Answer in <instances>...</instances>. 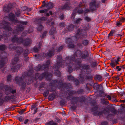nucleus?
Here are the masks:
<instances>
[{"mask_svg":"<svg viewBox=\"0 0 125 125\" xmlns=\"http://www.w3.org/2000/svg\"><path fill=\"white\" fill-rule=\"evenodd\" d=\"M33 70L32 68L29 69L27 73L26 72L24 73L22 75V77H16L15 78V80L17 83L21 85V89L23 90L25 88L26 86V83L23 81L24 78L27 76H30L32 75L33 73Z\"/></svg>","mask_w":125,"mask_h":125,"instance_id":"nucleus-1","label":"nucleus"},{"mask_svg":"<svg viewBox=\"0 0 125 125\" xmlns=\"http://www.w3.org/2000/svg\"><path fill=\"white\" fill-rule=\"evenodd\" d=\"M65 62L66 63L69 62L67 63V65L68 66V71L69 73H71L73 71V67L74 69H75L76 70L79 69L80 68V63L82 62V61L80 59L78 58L76 59L75 61H71L70 60L66 61V59Z\"/></svg>","mask_w":125,"mask_h":125,"instance_id":"nucleus-2","label":"nucleus"},{"mask_svg":"<svg viewBox=\"0 0 125 125\" xmlns=\"http://www.w3.org/2000/svg\"><path fill=\"white\" fill-rule=\"evenodd\" d=\"M64 61L62 60V57L61 55L58 56L57 58V63L54 66L55 71V74L58 76H60L61 73L59 71V69L63 65H64Z\"/></svg>","mask_w":125,"mask_h":125,"instance_id":"nucleus-3","label":"nucleus"},{"mask_svg":"<svg viewBox=\"0 0 125 125\" xmlns=\"http://www.w3.org/2000/svg\"><path fill=\"white\" fill-rule=\"evenodd\" d=\"M0 28H3L10 31L12 30V29L11 27L10 24L4 21H2L1 23H0Z\"/></svg>","mask_w":125,"mask_h":125,"instance_id":"nucleus-4","label":"nucleus"},{"mask_svg":"<svg viewBox=\"0 0 125 125\" xmlns=\"http://www.w3.org/2000/svg\"><path fill=\"white\" fill-rule=\"evenodd\" d=\"M28 22L26 21H22L20 22V25L17 26L16 29L13 30V34H18V33L23 31L24 29V27L22 25H26L28 24Z\"/></svg>","mask_w":125,"mask_h":125,"instance_id":"nucleus-5","label":"nucleus"},{"mask_svg":"<svg viewBox=\"0 0 125 125\" xmlns=\"http://www.w3.org/2000/svg\"><path fill=\"white\" fill-rule=\"evenodd\" d=\"M4 93L6 95H8L11 93L14 94L16 93V90L13 89L12 88L8 85L5 86L3 89Z\"/></svg>","mask_w":125,"mask_h":125,"instance_id":"nucleus-6","label":"nucleus"},{"mask_svg":"<svg viewBox=\"0 0 125 125\" xmlns=\"http://www.w3.org/2000/svg\"><path fill=\"white\" fill-rule=\"evenodd\" d=\"M82 54V52L80 50H78L76 51L75 53L71 57H68L66 58V61H68L70 60L71 61H75L74 60L76 59V57L80 56Z\"/></svg>","mask_w":125,"mask_h":125,"instance_id":"nucleus-7","label":"nucleus"},{"mask_svg":"<svg viewBox=\"0 0 125 125\" xmlns=\"http://www.w3.org/2000/svg\"><path fill=\"white\" fill-rule=\"evenodd\" d=\"M100 3L94 0L91 2L89 4V7L91 10H95L96 8L100 7Z\"/></svg>","mask_w":125,"mask_h":125,"instance_id":"nucleus-8","label":"nucleus"},{"mask_svg":"<svg viewBox=\"0 0 125 125\" xmlns=\"http://www.w3.org/2000/svg\"><path fill=\"white\" fill-rule=\"evenodd\" d=\"M19 49L20 51L19 50L16 51V54L17 55H16L15 56L12 60V63L13 65L15 64L16 63L19 61V59L18 56L20 55L21 52L23 51L22 49V48H20Z\"/></svg>","mask_w":125,"mask_h":125,"instance_id":"nucleus-9","label":"nucleus"},{"mask_svg":"<svg viewBox=\"0 0 125 125\" xmlns=\"http://www.w3.org/2000/svg\"><path fill=\"white\" fill-rule=\"evenodd\" d=\"M86 35V33L84 32L82 30L79 28L77 31L75 36L74 38H75L76 37L81 38L82 37L85 36Z\"/></svg>","mask_w":125,"mask_h":125,"instance_id":"nucleus-10","label":"nucleus"},{"mask_svg":"<svg viewBox=\"0 0 125 125\" xmlns=\"http://www.w3.org/2000/svg\"><path fill=\"white\" fill-rule=\"evenodd\" d=\"M78 10L77 11L79 14H82L83 13L84 10H86L85 7L83 3L80 2L78 5Z\"/></svg>","mask_w":125,"mask_h":125,"instance_id":"nucleus-11","label":"nucleus"},{"mask_svg":"<svg viewBox=\"0 0 125 125\" xmlns=\"http://www.w3.org/2000/svg\"><path fill=\"white\" fill-rule=\"evenodd\" d=\"M8 60L6 57H0V69L4 67L6 63Z\"/></svg>","mask_w":125,"mask_h":125,"instance_id":"nucleus-12","label":"nucleus"},{"mask_svg":"<svg viewBox=\"0 0 125 125\" xmlns=\"http://www.w3.org/2000/svg\"><path fill=\"white\" fill-rule=\"evenodd\" d=\"M24 40L21 37L18 38L16 36H14L12 38L11 41L13 42L21 43H23Z\"/></svg>","mask_w":125,"mask_h":125,"instance_id":"nucleus-13","label":"nucleus"},{"mask_svg":"<svg viewBox=\"0 0 125 125\" xmlns=\"http://www.w3.org/2000/svg\"><path fill=\"white\" fill-rule=\"evenodd\" d=\"M49 74L47 72H45L42 74L41 75L39 73H37L35 74V77L36 79L46 78L49 76Z\"/></svg>","mask_w":125,"mask_h":125,"instance_id":"nucleus-14","label":"nucleus"},{"mask_svg":"<svg viewBox=\"0 0 125 125\" xmlns=\"http://www.w3.org/2000/svg\"><path fill=\"white\" fill-rule=\"evenodd\" d=\"M8 17L10 21L16 23L18 22V21L17 19L15 18V15L14 14L10 13Z\"/></svg>","mask_w":125,"mask_h":125,"instance_id":"nucleus-15","label":"nucleus"},{"mask_svg":"<svg viewBox=\"0 0 125 125\" xmlns=\"http://www.w3.org/2000/svg\"><path fill=\"white\" fill-rule=\"evenodd\" d=\"M42 41H40L38 44V46L37 45L36 46L34 47L33 49L34 52H38L39 51V50L41 49L42 46Z\"/></svg>","mask_w":125,"mask_h":125,"instance_id":"nucleus-16","label":"nucleus"},{"mask_svg":"<svg viewBox=\"0 0 125 125\" xmlns=\"http://www.w3.org/2000/svg\"><path fill=\"white\" fill-rule=\"evenodd\" d=\"M54 50L53 48L49 51V52L47 53V55H46V54H45L46 55V56H48L49 57H52L54 54Z\"/></svg>","mask_w":125,"mask_h":125,"instance_id":"nucleus-17","label":"nucleus"},{"mask_svg":"<svg viewBox=\"0 0 125 125\" xmlns=\"http://www.w3.org/2000/svg\"><path fill=\"white\" fill-rule=\"evenodd\" d=\"M47 20V18L45 17H42L39 19H36L34 21L37 22V23H41L42 21H45Z\"/></svg>","mask_w":125,"mask_h":125,"instance_id":"nucleus-18","label":"nucleus"},{"mask_svg":"<svg viewBox=\"0 0 125 125\" xmlns=\"http://www.w3.org/2000/svg\"><path fill=\"white\" fill-rule=\"evenodd\" d=\"M82 58L83 59L87 58L89 56V53L88 51L85 50L83 52L82 54Z\"/></svg>","mask_w":125,"mask_h":125,"instance_id":"nucleus-19","label":"nucleus"},{"mask_svg":"<svg viewBox=\"0 0 125 125\" xmlns=\"http://www.w3.org/2000/svg\"><path fill=\"white\" fill-rule=\"evenodd\" d=\"M31 41L30 39H26L24 40L23 44L26 46H28L31 44Z\"/></svg>","mask_w":125,"mask_h":125,"instance_id":"nucleus-20","label":"nucleus"},{"mask_svg":"<svg viewBox=\"0 0 125 125\" xmlns=\"http://www.w3.org/2000/svg\"><path fill=\"white\" fill-rule=\"evenodd\" d=\"M70 7V4L69 3H67L64 5L62 6L61 9L62 10H68Z\"/></svg>","mask_w":125,"mask_h":125,"instance_id":"nucleus-21","label":"nucleus"},{"mask_svg":"<svg viewBox=\"0 0 125 125\" xmlns=\"http://www.w3.org/2000/svg\"><path fill=\"white\" fill-rule=\"evenodd\" d=\"M21 66V65L18 64L16 66H14V67L12 66L11 69L13 71L17 72Z\"/></svg>","mask_w":125,"mask_h":125,"instance_id":"nucleus-22","label":"nucleus"},{"mask_svg":"<svg viewBox=\"0 0 125 125\" xmlns=\"http://www.w3.org/2000/svg\"><path fill=\"white\" fill-rule=\"evenodd\" d=\"M14 44H10L9 46V48L12 50H14L16 49H17V50H16V52L18 50H19L20 51V49L19 48H21V47H15L14 46Z\"/></svg>","mask_w":125,"mask_h":125,"instance_id":"nucleus-23","label":"nucleus"},{"mask_svg":"<svg viewBox=\"0 0 125 125\" xmlns=\"http://www.w3.org/2000/svg\"><path fill=\"white\" fill-rule=\"evenodd\" d=\"M53 4L51 2H49L46 4V7L48 10L51 9L53 8Z\"/></svg>","mask_w":125,"mask_h":125,"instance_id":"nucleus-24","label":"nucleus"},{"mask_svg":"<svg viewBox=\"0 0 125 125\" xmlns=\"http://www.w3.org/2000/svg\"><path fill=\"white\" fill-rule=\"evenodd\" d=\"M74 28V25L73 24H70L67 27V29L69 31H71L73 30Z\"/></svg>","mask_w":125,"mask_h":125,"instance_id":"nucleus-25","label":"nucleus"},{"mask_svg":"<svg viewBox=\"0 0 125 125\" xmlns=\"http://www.w3.org/2000/svg\"><path fill=\"white\" fill-rule=\"evenodd\" d=\"M79 98L78 97H74L72 98V100L74 104H77L79 101Z\"/></svg>","mask_w":125,"mask_h":125,"instance_id":"nucleus-26","label":"nucleus"},{"mask_svg":"<svg viewBox=\"0 0 125 125\" xmlns=\"http://www.w3.org/2000/svg\"><path fill=\"white\" fill-rule=\"evenodd\" d=\"M83 73V71L82 72V74H80L79 75L80 78H79L81 82H83L84 80V75L83 74L84 73Z\"/></svg>","mask_w":125,"mask_h":125,"instance_id":"nucleus-27","label":"nucleus"},{"mask_svg":"<svg viewBox=\"0 0 125 125\" xmlns=\"http://www.w3.org/2000/svg\"><path fill=\"white\" fill-rule=\"evenodd\" d=\"M89 43V41L87 40L84 39L82 42V44L84 46L88 45Z\"/></svg>","mask_w":125,"mask_h":125,"instance_id":"nucleus-28","label":"nucleus"},{"mask_svg":"<svg viewBox=\"0 0 125 125\" xmlns=\"http://www.w3.org/2000/svg\"><path fill=\"white\" fill-rule=\"evenodd\" d=\"M7 47L4 44L0 45V50L3 51L5 50L6 49Z\"/></svg>","mask_w":125,"mask_h":125,"instance_id":"nucleus-29","label":"nucleus"},{"mask_svg":"<svg viewBox=\"0 0 125 125\" xmlns=\"http://www.w3.org/2000/svg\"><path fill=\"white\" fill-rule=\"evenodd\" d=\"M95 79L96 80L100 81L102 80V76L100 75H96L95 76Z\"/></svg>","mask_w":125,"mask_h":125,"instance_id":"nucleus-30","label":"nucleus"},{"mask_svg":"<svg viewBox=\"0 0 125 125\" xmlns=\"http://www.w3.org/2000/svg\"><path fill=\"white\" fill-rule=\"evenodd\" d=\"M55 95L53 94H51L49 96L48 99L49 100H52L55 98Z\"/></svg>","mask_w":125,"mask_h":125,"instance_id":"nucleus-31","label":"nucleus"},{"mask_svg":"<svg viewBox=\"0 0 125 125\" xmlns=\"http://www.w3.org/2000/svg\"><path fill=\"white\" fill-rule=\"evenodd\" d=\"M11 8L9 7V5L7 7H4L3 8L4 11L6 12H8L10 9Z\"/></svg>","mask_w":125,"mask_h":125,"instance_id":"nucleus-32","label":"nucleus"},{"mask_svg":"<svg viewBox=\"0 0 125 125\" xmlns=\"http://www.w3.org/2000/svg\"><path fill=\"white\" fill-rule=\"evenodd\" d=\"M55 28L52 27L50 31V33L51 35H53L55 32Z\"/></svg>","mask_w":125,"mask_h":125,"instance_id":"nucleus-33","label":"nucleus"},{"mask_svg":"<svg viewBox=\"0 0 125 125\" xmlns=\"http://www.w3.org/2000/svg\"><path fill=\"white\" fill-rule=\"evenodd\" d=\"M109 110L108 108L106 107L104 108L103 110L104 114H105L108 113L109 111Z\"/></svg>","mask_w":125,"mask_h":125,"instance_id":"nucleus-34","label":"nucleus"},{"mask_svg":"<svg viewBox=\"0 0 125 125\" xmlns=\"http://www.w3.org/2000/svg\"><path fill=\"white\" fill-rule=\"evenodd\" d=\"M90 28V27L89 24H86L84 27L83 28L85 31H88Z\"/></svg>","mask_w":125,"mask_h":125,"instance_id":"nucleus-35","label":"nucleus"},{"mask_svg":"<svg viewBox=\"0 0 125 125\" xmlns=\"http://www.w3.org/2000/svg\"><path fill=\"white\" fill-rule=\"evenodd\" d=\"M73 42V41L72 40L71 38H68L67 39L66 41V43L67 44H70L71 43H72Z\"/></svg>","mask_w":125,"mask_h":125,"instance_id":"nucleus-36","label":"nucleus"},{"mask_svg":"<svg viewBox=\"0 0 125 125\" xmlns=\"http://www.w3.org/2000/svg\"><path fill=\"white\" fill-rule=\"evenodd\" d=\"M89 65H84L82 66L83 69L87 70L89 68Z\"/></svg>","mask_w":125,"mask_h":125,"instance_id":"nucleus-37","label":"nucleus"},{"mask_svg":"<svg viewBox=\"0 0 125 125\" xmlns=\"http://www.w3.org/2000/svg\"><path fill=\"white\" fill-rule=\"evenodd\" d=\"M115 32V30H112L108 34V39L109 37L111 36H112L113 35L114 33Z\"/></svg>","mask_w":125,"mask_h":125,"instance_id":"nucleus-38","label":"nucleus"},{"mask_svg":"<svg viewBox=\"0 0 125 125\" xmlns=\"http://www.w3.org/2000/svg\"><path fill=\"white\" fill-rule=\"evenodd\" d=\"M47 125H57V123L54 121H51L48 122Z\"/></svg>","mask_w":125,"mask_h":125,"instance_id":"nucleus-39","label":"nucleus"},{"mask_svg":"<svg viewBox=\"0 0 125 125\" xmlns=\"http://www.w3.org/2000/svg\"><path fill=\"white\" fill-rule=\"evenodd\" d=\"M15 14L16 16L17 17H20L21 14L20 11L19 10H16Z\"/></svg>","mask_w":125,"mask_h":125,"instance_id":"nucleus-40","label":"nucleus"},{"mask_svg":"<svg viewBox=\"0 0 125 125\" xmlns=\"http://www.w3.org/2000/svg\"><path fill=\"white\" fill-rule=\"evenodd\" d=\"M111 112L115 115L117 113V111L116 110L114 107L112 108Z\"/></svg>","mask_w":125,"mask_h":125,"instance_id":"nucleus-41","label":"nucleus"},{"mask_svg":"<svg viewBox=\"0 0 125 125\" xmlns=\"http://www.w3.org/2000/svg\"><path fill=\"white\" fill-rule=\"evenodd\" d=\"M77 92L76 91H70L68 93V94L70 95H72L75 94Z\"/></svg>","mask_w":125,"mask_h":125,"instance_id":"nucleus-42","label":"nucleus"},{"mask_svg":"<svg viewBox=\"0 0 125 125\" xmlns=\"http://www.w3.org/2000/svg\"><path fill=\"white\" fill-rule=\"evenodd\" d=\"M10 32L7 31H5L3 32V34L4 36L7 37L9 35Z\"/></svg>","mask_w":125,"mask_h":125,"instance_id":"nucleus-43","label":"nucleus"},{"mask_svg":"<svg viewBox=\"0 0 125 125\" xmlns=\"http://www.w3.org/2000/svg\"><path fill=\"white\" fill-rule=\"evenodd\" d=\"M96 113L97 114L100 116H102L103 114H104L103 111H97L96 112Z\"/></svg>","mask_w":125,"mask_h":125,"instance_id":"nucleus-44","label":"nucleus"},{"mask_svg":"<svg viewBox=\"0 0 125 125\" xmlns=\"http://www.w3.org/2000/svg\"><path fill=\"white\" fill-rule=\"evenodd\" d=\"M43 28V27L42 25H40L37 27V30L38 31H41Z\"/></svg>","mask_w":125,"mask_h":125,"instance_id":"nucleus-45","label":"nucleus"},{"mask_svg":"<svg viewBox=\"0 0 125 125\" xmlns=\"http://www.w3.org/2000/svg\"><path fill=\"white\" fill-rule=\"evenodd\" d=\"M45 83H42L40 85L39 88L40 89H42L44 87V86L45 85Z\"/></svg>","mask_w":125,"mask_h":125,"instance_id":"nucleus-46","label":"nucleus"},{"mask_svg":"<svg viewBox=\"0 0 125 125\" xmlns=\"http://www.w3.org/2000/svg\"><path fill=\"white\" fill-rule=\"evenodd\" d=\"M67 77L68 79L70 81L74 80V77L71 75L68 76Z\"/></svg>","mask_w":125,"mask_h":125,"instance_id":"nucleus-47","label":"nucleus"},{"mask_svg":"<svg viewBox=\"0 0 125 125\" xmlns=\"http://www.w3.org/2000/svg\"><path fill=\"white\" fill-rule=\"evenodd\" d=\"M49 93V91L47 90L44 93L43 95L44 97H47Z\"/></svg>","mask_w":125,"mask_h":125,"instance_id":"nucleus-48","label":"nucleus"},{"mask_svg":"<svg viewBox=\"0 0 125 125\" xmlns=\"http://www.w3.org/2000/svg\"><path fill=\"white\" fill-rule=\"evenodd\" d=\"M110 65L112 67L114 68L115 67L116 64L113 61H112L110 63Z\"/></svg>","mask_w":125,"mask_h":125,"instance_id":"nucleus-49","label":"nucleus"},{"mask_svg":"<svg viewBox=\"0 0 125 125\" xmlns=\"http://www.w3.org/2000/svg\"><path fill=\"white\" fill-rule=\"evenodd\" d=\"M65 23L63 22H61L59 23V26L61 28H63L64 27Z\"/></svg>","mask_w":125,"mask_h":125,"instance_id":"nucleus-50","label":"nucleus"},{"mask_svg":"<svg viewBox=\"0 0 125 125\" xmlns=\"http://www.w3.org/2000/svg\"><path fill=\"white\" fill-rule=\"evenodd\" d=\"M41 70H44L45 68H48V66H46L45 65H41V67H40Z\"/></svg>","mask_w":125,"mask_h":125,"instance_id":"nucleus-51","label":"nucleus"},{"mask_svg":"<svg viewBox=\"0 0 125 125\" xmlns=\"http://www.w3.org/2000/svg\"><path fill=\"white\" fill-rule=\"evenodd\" d=\"M76 14V12H74L71 15V18L72 19L74 20L75 18V16Z\"/></svg>","mask_w":125,"mask_h":125,"instance_id":"nucleus-52","label":"nucleus"},{"mask_svg":"<svg viewBox=\"0 0 125 125\" xmlns=\"http://www.w3.org/2000/svg\"><path fill=\"white\" fill-rule=\"evenodd\" d=\"M41 67V65L40 64H39L38 66L36 68L35 70L36 71H39L41 70V69L40 68Z\"/></svg>","mask_w":125,"mask_h":125,"instance_id":"nucleus-53","label":"nucleus"},{"mask_svg":"<svg viewBox=\"0 0 125 125\" xmlns=\"http://www.w3.org/2000/svg\"><path fill=\"white\" fill-rule=\"evenodd\" d=\"M63 47H64V46L62 45L61 46H60V47H59L58 48L57 50V52H59L60 51H62V49Z\"/></svg>","mask_w":125,"mask_h":125,"instance_id":"nucleus-54","label":"nucleus"},{"mask_svg":"<svg viewBox=\"0 0 125 125\" xmlns=\"http://www.w3.org/2000/svg\"><path fill=\"white\" fill-rule=\"evenodd\" d=\"M101 102L103 104H107L108 103V102H106L104 100V99H102L101 100Z\"/></svg>","mask_w":125,"mask_h":125,"instance_id":"nucleus-55","label":"nucleus"},{"mask_svg":"<svg viewBox=\"0 0 125 125\" xmlns=\"http://www.w3.org/2000/svg\"><path fill=\"white\" fill-rule=\"evenodd\" d=\"M47 11L48 10L47 9H45L44 10H40L39 11L40 13H44L45 12H47Z\"/></svg>","mask_w":125,"mask_h":125,"instance_id":"nucleus-56","label":"nucleus"},{"mask_svg":"<svg viewBox=\"0 0 125 125\" xmlns=\"http://www.w3.org/2000/svg\"><path fill=\"white\" fill-rule=\"evenodd\" d=\"M82 20V19L81 18H78L76 20L75 22L77 23H79Z\"/></svg>","mask_w":125,"mask_h":125,"instance_id":"nucleus-57","label":"nucleus"},{"mask_svg":"<svg viewBox=\"0 0 125 125\" xmlns=\"http://www.w3.org/2000/svg\"><path fill=\"white\" fill-rule=\"evenodd\" d=\"M97 64L96 62H94L92 64V67L93 68L95 67L97 65Z\"/></svg>","mask_w":125,"mask_h":125,"instance_id":"nucleus-58","label":"nucleus"},{"mask_svg":"<svg viewBox=\"0 0 125 125\" xmlns=\"http://www.w3.org/2000/svg\"><path fill=\"white\" fill-rule=\"evenodd\" d=\"M18 119L19 121L21 122H22L24 120L23 117L21 116H20L18 118Z\"/></svg>","mask_w":125,"mask_h":125,"instance_id":"nucleus-59","label":"nucleus"},{"mask_svg":"<svg viewBox=\"0 0 125 125\" xmlns=\"http://www.w3.org/2000/svg\"><path fill=\"white\" fill-rule=\"evenodd\" d=\"M59 18L61 20H63L64 19V15L63 14H62L60 15L59 16Z\"/></svg>","mask_w":125,"mask_h":125,"instance_id":"nucleus-60","label":"nucleus"},{"mask_svg":"<svg viewBox=\"0 0 125 125\" xmlns=\"http://www.w3.org/2000/svg\"><path fill=\"white\" fill-rule=\"evenodd\" d=\"M68 47L70 48H73L74 47V45L72 43L68 45Z\"/></svg>","mask_w":125,"mask_h":125,"instance_id":"nucleus-61","label":"nucleus"},{"mask_svg":"<svg viewBox=\"0 0 125 125\" xmlns=\"http://www.w3.org/2000/svg\"><path fill=\"white\" fill-rule=\"evenodd\" d=\"M57 80H52L51 83V84L52 85H55V83H57Z\"/></svg>","mask_w":125,"mask_h":125,"instance_id":"nucleus-62","label":"nucleus"},{"mask_svg":"<svg viewBox=\"0 0 125 125\" xmlns=\"http://www.w3.org/2000/svg\"><path fill=\"white\" fill-rule=\"evenodd\" d=\"M25 111V109H22L21 110L19 111V113L20 114H21L23 113Z\"/></svg>","mask_w":125,"mask_h":125,"instance_id":"nucleus-63","label":"nucleus"},{"mask_svg":"<svg viewBox=\"0 0 125 125\" xmlns=\"http://www.w3.org/2000/svg\"><path fill=\"white\" fill-rule=\"evenodd\" d=\"M108 122L107 121H104L102 122L101 124V125H107Z\"/></svg>","mask_w":125,"mask_h":125,"instance_id":"nucleus-64","label":"nucleus"}]
</instances>
